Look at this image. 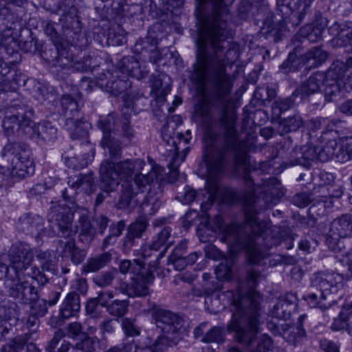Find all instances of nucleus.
<instances>
[{"mask_svg": "<svg viewBox=\"0 0 352 352\" xmlns=\"http://www.w3.org/2000/svg\"><path fill=\"white\" fill-rule=\"evenodd\" d=\"M224 127V151L234 154L236 168H243L245 171V190L238 193L236 198L244 206L246 222L240 225H227L223 230V237L235 250L245 251L248 261L256 264L265 255L261 242L265 240L263 236L265 232L258 223L256 213L261 209L276 204L285 192L280 181L271 177L262 181L259 187L262 197L256 195L258 188L256 189L252 177L247 173L250 160L243 151L244 142L239 140L234 121L225 122Z\"/></svg>", "mask_w": 352, "mask_h": 352, "instance_id": "f257e3e1", "label": "nucleus"}, {"mask_svg": "<svg viewBox=\"0 0 352 352\" xmlns=\"http://www.w3.org/2000/svg\"><path fill=\"white\" fill-rule=\"evenodd\" d=\"M234 0H196L199 51L193 65L192 79L201 85L211 81L222 96L228 95L232 80L226 72V61L234 51L228 39L231 33L228 26L230 14L228 7Z\"/></svg>", "mask_w": 352, "mask_h": 352, "instance_id": "f03ea898", "label": "nucleus"}, {"mask_svg": "<svg viewBox=\"0 0 352 352\" xmlns=\"http://www.w3.org/2000/svg\"><path fill=\"white\" fill-rule=\"evenodd\" d=\"M265 278L261 272L255 269L247 272L243 285L233 296L231 305L232 318L228 324V330L234 332L235 340L240 343L250 345L258 332V305L260 295L255 290L259 282Z\"/></svg>", "mask_w": 352, "mask_h": 352, "instance_id": "7ed1b4c3", "label": "nucleus"}, {"mask_svg": "<svg viewBox=\"0 0 352 352\" xmlns=\"http://www.w3.org/2000/svg\"><path fill=\"white\" fill-rule=\"evenodd\" d=\"M74 214L70 208L57 206L51 208L48 213V229L43 227L44 220L39 215L26 217L23 223L27 226L29 232L35 231L40 236L69 238L77 232L76 227L72 224Z\"/></svg>", "mask_w": 352, "mask_h": 352, "instance_id": "20e7f679", "label": "nucleus"}, {"mask_svg": "<svg viewBox=\"0 0 352 352\" xmlns=\"http://www.w3.org/2000/svg\"><path fill=\"white\" fill-rule=\"evenodd\" d=\"M115 159L103 160L99 168L100 188L107 193L116 190L120 180L131 182L136 172H140L145 163L140 159H126L115 162Z\"/></svg>", "mask_w": 352, "mask_h": 352, "instance_id": "39448f33", "label": "nucleus"}, {"mask_svg": "<svg viewBox=\"0 0 352 352\" xmlns=\"http://www.w3.org/2000/svg\"><path fill=\"white\" fill-rule=\"evenodd\" d=\"M31 275L27 278L21 277L22 274L14 275L13 279H6L5 285L9 289V294L18 302L25 305H32L34 308L38 298L36 287L34 285L36 281L38 285H45L48 279L40 270L34 266L31 269Z\"/></svg>", "mask_w": 352, "mask_h": 352, "instance_id": "423d86ee", "label": "nucleus"}, {"mask_svg": "<svg viewBox=\"0 0 352 352\" xmlns=\"http://www.w3.org/2000/svg\"><path fill=\"white\" fill-rule=\"evenodd\" d=\"M1 155L11 163L10 171L14 182L33 174L34 168L30 159V149L26 144L20 142L8 143L3 147Z\"/></svg>", "mask_w": 352, "mask_h": 352, "instance_id": "0eeeda50", "label": "nucleus"}, {"mask_svg": "<svg viewBox=\"0 0 352 352\" xmlns=\"http://www.w3.org/2000/svg\"><path fill=\"white\" fill-rule=\"evenodd\" d=\"M30 112L19 105L7 107L0 111V117L3 116L2 128L8 137L14 135L16 133L33 134L34 121L31 120Z\"/></svg>", "mask_w": 352, "mask_h": 352, "instance_id": "6e6552de", "label": "nucleus"}, {"mask_svg": "<svg viewBox=\"0 0 352 352\" xmlns=\"http://www.w3.org/2000/svg\"><path fill=\"white\" fill-rule=\"evenodd\" d=\"M206 188L210 197L214 198L218 192V178L225 166L224 152L211 149L204 154Z\"/></svg>", "mask_w": 352, "mask_h": 352, "instance_id": "1a4fd4ad", "label": "nucleus"}, {"mask_svg": "<svg viewBox=\"0 0 352 352\" xmlns=\"http://www.w3.org/2000/svg\"><path fill=\"white\" fill-rule=\"evenodd\" d=\"M151 317L153 323L161 333L177 340H182L184 320L177 314L161 308H155L152 310Z\"/></svg>", "mask_w": 352, "mask_h": 352, "instance_id": "9d476101", "label": "nucleus"}, {"mask_svg": "<svg viewBox=\"0 0 352 352\" xmlns=\"http://www.w3.org/2000/svg\"><path fill=\"white\" fill-rule=\"evenodd\" d=\"M97 126L102 133L100 145L104 149H108L109 159H117L121 156V143L112 135L118 131V121L113 113L107 116H101L97 121Z\"/></svg>", "mask_w": 352, "mask_h": 352, "instance_id": "9b49d317", "label": "nucleus"}, {"mask_svg": "<svg viewBox=\"0 0 352 352\" xmlns=\"http://www.w3.org/2000/svg\"><path fill=\"white\" fill-rule=\"evenodd\" d=\"M352 236V214H342L330 225L327 243L333 251L341 252L345 249L344 239Z\"/></svg>", "mask_w": 352, "mask_h": 352, "instance_id": "f8f14e48", "label": "nucleus"}, {"mask_svg": "<svg viewBox=\"0 0 352 352\" xmlns=\"http://www.w3.org/2000/svg\"><path fill=\"white\" fill-rule=\"evenodd\" d=\"M62 113L65 117V128L70 133L72 139H78L87 135L83 129V123L79 120V111L77 102L68 94H64L60 100Z\"/></svg>", "mask_w": 352, "mask_h": 352, "instance_id": "ddd939ff", "label": "nucleus"}, {"mask_svg": "<svg viewBox=\"0 0 352 352\" xmlns=\"http://www.w3.org/2000/svg\"><path fill=\"white\" fill-rule=\"evenodd\" d=\"M8 257L14 275H18L22 274L23 272L30 266L34 258V253L28 244L17 241L10 247Z\"/></svg>", "mask_w": 352, "mask_h": 352, "instance_id": "4468645a", "label": "nucleus"}, {"mask_svg": "<svg viewBox=\"0 0 352 352\" xmlns=\"http://www.w3.org/2000/svg\"><path fill=\"white\" fill-rule=\"evenodd\" d=\"M343 277L334 272H318L311 277V285L320 291V298L325 300L328 295L338 292L342 286Z\"/></svg>", "mask_w": 352, "mask_h": 352, "instance_id": "2eb2a0df", "label": "nucleus"}, {"mask_svg": "<svg viewBox=\"0 0 352 352\" xmlns=\"http://www.w3.org/2000/svg\"><path fill=\"white\" fill-rule=\"evenodd\" d=\"M352 159V136L342 137L337 146L327 148L322 155L323 161L335 160L338 162L345 163Z\"/></svg>", "mask_w": 352, "mask_h": 352, "instance_id": "dca6fc26", "label": "nucleus"}, {"mask_svg": "<svg viewBox=\"0 0 352 352\" xmlns=\"http://www.w3.org/2000/svg\"><path fill=\"white\" fill-rule=\"evenodd\" d=\"M325 81H328L325 73L316 72L296 88L294 94H299L300 99L305 100L310 95L318 92Z\"/></svg>", "mask_w": 352, "mask_h": 352, "instance_id": "f3484780", "label": "nucleus"}, {"mask_svg": "<svg viewBox=\"0 0 352 352\" xmlns=\"http://www.w3.org/2000/svg\"><path fill=\"white\" fill-rule=\"evenodd\" d=\"M165 169L159 166H155L147 174L136 172L134 183L140 191H143L146 186H160L159 182L164 179Z\"/></svg>", "mask_w": 352, "mask_h": 352, "instance_id": "a211bd4d", "label": "nucleus"}, {"mask_svg": "<svg viewBox=\"0 0 352 352\" xmlns=\"http://www.w3.org/2000/svg\"><path fill=\"white\" fill-rule=\"evenodd\" d=\"M141 275L131 276V284L123 283L118 287V290L130 298L146 296L148 294L147 284L152 283L153 280L146 281L145 277H142Z\"/></svg>", "mask_w": 352, "mask_h": 352, "instance_id": "6ab92c4d", "label": "nucleus"}, {"mask_svg": "<svg viewBox=\"0 0 352 352\" xmlns=\"http://www.w3.org/2000/svg\"><path fill=\"white\" fill-rule=\"evenodd\" d=\"M120 271L122 274L130 273L132 276L137 274H142V277H145L146 281L153 280L154 276L151 272L148 271L144 267V263L139 258L122 261L120 263Z\"/></svg>", "mask_w": 352, "mask_h": 352, "instance_id": "aec40b11", "label": "nucleus"}, {"mask_svg": "<svg viewBox=\"0 0 352 352\" xmlns=\"http://www.w3.org/2000/svg\"><path fill=\"white\" fill-rule=\"evenodd\" d=\"M190 131L187 130L186 135L182 133L175 132L173 127H170L168 125L164 126L162 129V138L167 145L173 148V151L177 152L179 151L178 144L182 142L184 145L188 144L190 138Z\"/></svg>", "mask_w": 352, "mask_h": 352, "instance_id": "412c9836", "label": "nucleus"}, {"mask_svg": "<svg viewBox=\"0 0 352 352\" xmlns=\"http://www.w3.org/2000/svg\"><path fill=\"white\" fill-rule=\"evenodd\" d=\"M333 122V126L330 124H328L329 126H326L323 131L321 132L320 136L318 138L319 142H320V146L323 148V150H327V148L332 146L334 147L337 146V140H340V134L339 131L340 124H342V122L340 120H331Z\"/></svg>", "mask_w": 352, "mask_h": 352, "instance_id": "4be33fe9", "label": "nucleus"}, {"mask_svg": "<svg viewBox=\"0 0 352 352\" xmlns=\"http://www.w3.org/2000/svg\"><path fill=\"white\" fill-rule=\"evenodd\" d=\"M118 67L122 74L137 79L144 78L148 71L140 68V63L134 56L124 57L119 63Z\"/></svg>", "mask_w": 352, "mask_h": 352, "instance_id": "5701e85b", "label": "nucleus"}, {"mask_svg": "<svg viewBox=\"0 0 352 352\" xmlns=\"http://www.w3.org/2000/svg\"><path fill=\"white\" fill-rule=\"evenodd\" d=\"M33 134H28L30 138H40L45 142H54L57 138L58 129L51 122L43 121L37 125L34 122Z\"/></svg>", "mask_w": 352, "mask_h": 352, "instance_id": "b1692460", "label": "nucleus"}, {"mask_svg": "<svg viewBox=\"0 0 352 352\" xmlns=\"http://www.w3.org/2000/svg\"><path fill=\"white\" fill-rule=\"evenodd\" d=\"M289 298H294V296L292 295H287L286 297L280 299L277 303L274 305L270 312L273 318L283 320L289 319L292 311L296 307L295 302Z\"/></svg>", "mask_w": 352, "mask_h": 352, "instance_id": "393cba45", "label": "nucleus"}, {"mask_svg": "<svg viewBox=\"0 0 352 352\" xmlns=\"http://www.w3.org/2000/svg\"><path fill=\"white\" fill-rule=\"evenodd\" d=\"M80 309V296L76 292L68 294L60 308V316L63 319L75 316Z\"/></svg>", "mask_w": 352, "mask_h": 352, "instance_id": "a878e982", "label": "nucleus"}, {"mask_svg": "<svg viewBox=\"0 0 352 352\" xmlns=\"http://www.w3.org/2000/svg\"><path fill=\"white\" fill-rule=\"evenodd\" d=\"M63 257L69 258L71 262L78 265L82 263L87 256V251L84 249L78 248L74 239L69 240L64 243L63 250L61 252Z\"/></svg>", "mask_w": 352, "mask_h": 352, "instance_id": "bb28decb", "label": "nucleus"}, {"mask_svg": "<svg viewBox=\"0 0 352 352\" xmlns=\"http://www.w3.org/2000/svg\"><path fill=\"white\" fill-rule=\"evenodd\" d=\"M111 260V254L105 252L102 254L89 258L82 265L81 272L82 274L96 272L106 266Z\"/></svg>", "mask_w": 352, "mask_h": 352, "instance_id": "cd10ccee", "label": "nucleus"}, {"mask_svg": "<svg viewBox=\"0 0 352 352\" xmlns=\"http://www.w3.org/2000/svg\"><path fill=\"white\" fill-rule=\"evenodd\" d=\"M328 25V20L325 17H316L313 25H307L300 30V34L306 36L309 41H314L319 39Z\"/></svg>", "mask_w": 352, "mask_h": 352, "instance_id": "c85d7f7f", "label": "nucleus"}, {"mask_svg": "<svg viewBox=\"0 0 352 352\" xmlns=\"http://www.w3.org/2000/svg\"><path fill=\"white\" fill-rule=\"evenodd\" d=\"M352 67V58H347L346 62L340 60H335L330 66L329 70L325 73L327 79L335 81L342 80L346 72Z\"/></svg>", "mask_w": 352, "mask_h": 352, "instance_id": "c756f323", "label": "nucleus"}, {"mask_svg": "<svg viewBox=\"0 0 352 352\" xmlns=\"http://www.w3.org/2000/svg\"><path fill=\"white\" fill-rule=\"evenodd\" d=\"M163 202V195L161 192H156L150 188L142 204V208L149 214H154L160 208Z\"/></svg>", "mask_w": 352, "mask_h": 352, "instance_id": "7c9ffc66", "label": "nucleus"}, {"mask_svg": "<svg viewBox=\"0 0 352 352\" xmlns=\"http://www.w3.org/2000/svg\"><path fill=\"white\" fill-rule=\"evenodd\" d=\"M148 226L147 221L144 219H137L132 223L127 229V234L124 237L125 243H130L132 245L135 239L142 237Z\"/></svg>", "mask_w": 352, "mask_h": 352, "instance_id": "2f4dec72", "label": "nucleus"}, {"mask_svg": "<svg viewBox=\"0 0 352 352\" xmlns=\"http://www.w3.org/2000/svg\"><path fill=\"white\" fill-rule=\"evenodd\" d=\"M302 159L305 161V166L309 161L318 160L321 162H325L322 160V155L326 153V150L320 146H315L312 144H307L301 146Z\"/></svg>", "mask_w": 352, "mask_h": 352, "instance_id": "473e14b6", "label": "nucleus"}, {"mask_svg": "<svg viewBox=\"0 0 352 352\" xmlns=\"http://www.w3.org/2000/svg\"><path fill=\"white\" fill-rule=\"evenodd\" d=\"M328 54L320 47H314L310 49L303 56V60L310 64V67H318L327 59Z\"/></svg>", "mask_w": 352, "mask_h": 352, "instance_id": "72a5a7b5", "label": "nucleus"}, {"mask_svg": "<svg viewBox=\"0 0 352 352\" xmlns=\"http://www.w3.org/2000/svg\"><path fill=\"white\" fill-rule=\"evenodd\" d=\"M68 184L72 188H82L87 193L94 190V178L93 174L80 175L76 180H69Z\"/></svg>", "mask_w": 352, "mask_h": 352, "instance_id": "f704fd0d", "label": "nucleus"}, {"mask_svg": "<svg viewBox=\"0 0 352 352\" xmlns=\"http://www.w3.org/2000/svg\"><path fill=\"white\" fill-rule=\"evenodd\" d=\"M142 46L140 54L144 52H151V55L149 56V61L155 63L161 60V56L159 52L156 50L157 46L155 41H151L148 38H146L137 43L136 50H139L138 46Z\"/></svg>", "mask_w": 352, "mask_h": 352, "instance_id": "c9c22d12", "label": "nucleus"}, {"mask_svg": "<svg viewBox=\"0 0 352 352\" xmlns=\"http://www.w3.org/2000/svg\"><path fill=\"white\" fill-rule=\"evenodd\" d=\"M179 340L165 334L158 336L148 346L151 352H163L170 346H175Z\"/></svg>", "mask_w": 352, "mask_h": 352, "instance_id": "e433bc0d", "label": "nucleus"}, {"mask_svg": "<svg viewBox=\"0 0 352 352\" xmlns=\"http://www.w3.org/2000/svg\"><path fill=\"white\" fill-rule=\"evenodd\" d=\"M80 227L79 240L85 245L89 246L95 237V230L91 222L85 217L80 219Z\"/></svg>", "mask_w": 352, "mask_h": 352, "instance_id": "4c0bfd02", "label": "nucleus"}, {"mask_svg": "<svg viewBox=\"0 0 352 352\" xmlns=\"http://www.w3.org/2000/svg\"><path fill=\"white\" fill-rule=\"evenodd\" d=\"M298 96L299 94H294V91L290 96L285 99L275 100L272 105V113L275 116L279 117L283 113L289 109L294 105L296 102L295 98Z\"/></svg>", "mask_w": 352, "mask_h": 352, "instance_id": "58836bf2", "label": "nucleus"}, {"mask_svg": "<svg viewBox=\"0 0 352 352\" xmlns=\"http://www.w3.org/2000/svg\"><path fill=\"white\" fill-rule=\"evenodd\" d=\"M137 193L133 188L131 182H124L121 186V193L117 204L118 208L121 209L128 206Z\"/></svg>", "mask_w": 352, "mask_h": 352, "instance_id": "ea45409f", "label": "nucleus"}, {"mask_svg": "<svg viewBox=\"0 0 352 352\" xmlns=\"http://www.w3.org/2000/svg\"><path fill=\"white\" fill-rule=\"evenodd\" d=\"M131 86V82L128 79H112L107 82L106 90L114 96H118L127 90Z\"/></svg>", "mask_w": 352, "mask_h": 352, "instance_id": "a19ab883", "label": "nucleus"}, {"mask_svg": "<svg viewBox=\"0 0 352 352\" xmlns=\"http://www.w3.org/2000/svg\"><path fill=\"white\" fill-rule=\"evenodd\" d=\"M172 229L168 226L164 227L161 231L153 236V241L149 245V250L158 251L166 245L171 235Z\"/></svg>", "mask_w": 352, "mask_h": 352, "instance_id": "79ce46f5", "label": "nucleus"}, {"mask_svg": "<svg viewBox=\"0 0 352 352\" xmlns=\"http://www.w3.org/2000/svg\"><path fill=\"white\" fill-rule=\"evenodd\" d=\"M302 124L303 120L302 117L300 114L296 113L293 116L283 119L280 123V126L282 128V132L287 133L297 131L302 126Z\"/></svg>", "mask_w": 352, "mask_h": 352, "instance_id": "37998d69", "label": "nucleus"}, {"mask_svg": "<svg viewBox=\"0 0 352 352\" xmlns=\"http://www.w3.org/2000/svg\"><path fill=\"white\" fill-rule=\"evenodd\" d=\"M352 314V306L344 307L340 313L339 316L335 318L331 324V329L333 331H340L348 327V320Z\"/></svg>", "mask_w": 352, "mask_h": 352, "instance_id": "c03bdc74", "label": "nucleus"}, {"mask_svg": "<svg viewBox=\"0 0 352 352\" xmlns=\"http://www.w3.org/2000/svg\"><path fill=\"white\" fill-rule=\"evenodd\" d=\"M129 302L125 300H114L106 308L107 311L113 316L121 317L128 310Z\"/></svg>", "mask_w": 352, "mask_h": 352, "instance_id": "a18cd8bd", "label": "nucleus"}, {"mask_svg": "<svg viewBox=\"0 0 352 352\" xmlns=\"http://www.w3.org/2000/svg\"><path fill=\"white\" fill-rule=\"evenodd\" d=\"M324 85V94L325 100L327 102L335 100L340 93V84L338 81L328 79V81H325Z\"/></svg>", "mask_w": 352, "mask_h": 352, "instance_id": "49530a36", "label": "nucleus"}, {"mask_svg": "<svg viewBox=\"0 0 352 352\" xmlns=\"http://www.w3.org/2000/svg\"><path fill=\"white\" fill-rule=\"evenodd\" d=\"M116 119L118 121V126L120 125L122 144L124 145L129 144L134 137V130L132 126L129 125L128 118H126L122 122H120V120L116 117ZM118 128L119 127H118Z\"/></svg>", "mask_w": 352, "mask_h": 352, "instance_id": "de8ad7c7", "label": "nucleus"}, {"mask_svg": "<svg viewBox=\"0 0 352 352\" xmlns=\"http://www.w3.org/2000/svg\"><path fill=\"white\" fill-rule=\"evenodd\" d=\"M99 342L96 337H86L75 344L74 348L85 352H93Z\"/></svg>", "mask_w": 352, "mask_h": 352, "instance_id": "09e8293b", "label": "nucleus"}, {"mask_svg": "<svg viewBox=\"0 0 352 352\" xmlns=\"http://www.w3.org/2000/svg\"><path fill=\"white\" fill-rule=\"evenodd\" d=\"M300 60L294 54H289L287 60L280 65V70L284 74L294 72L298 70Z\"/></svg>", "mask_w": 352, "mask_h": 352, "instance_id": "8fccbe9b", "label": "nucleus"}, {"mask_svg": "<svg viewBox=\"0 0 352 352\" xmlns=\"http://www.w3.org/2000/svg\"><path fill=\"white\" fill-rule=\"evenodd\" d=\"M223 331L219 327H214L201 338L203 342H223Z\"/></svg>", "mask_w": 352, "mask_h": 352, "instance_id": "3c124183", "label": "nucleus"}, {"mask_svg": "<svg viewBox=\"0 0 352 352\" xmlns=\"http://www.w3.org/2000/svg\"><path fill=\"white\" fill-rule=\"evenodd\" d=\"M329 124L333 126V122L331 120L327 118H317L309 120L308 128L313 132L318 131L320 129L323 131L326 126H329L328 124Z\"/></svg>", "mask_w": 352, "mask_h": 352, "instance_id": "603ef678", "label": "nucleus"}, {"mask_svg": "<svg viewBox=\"0 0 352 352\" xmlns=\"http://www.w3.org/2000/svg\"><path fill=\"white\" fill-rule=\"evenodd\" d=\"M14 183L10 169L0 166V188L10 187Z\"/></svg>", "mask_w": 352, "mask_h": 352, "instance_id": "864d4df0", "label": "nucleus"}, {"mask_svg": "<svg viewBox=\"0 0 352 352\" xmlns=\"http://www.w3.org/2000/svg\"><path fill=\"white\" fill-rule=\"evenodd\" d=\"M114 279V276L111 272H106L98 274L94 278V283L100 287H106L109 286Z\"/></svg>", "mask_w": 352, "mask_h": 352, "instance_id": "5fc2aeb1", "label": "nucleus"}, {"mask_svg": "<svg viewBox=\"0 0 352 352\" xmlns=\"http://www.w3.org/2000/svg\"><path fill=\"white\" fill-rule=\"evenodd\" d=\"M36 257L43 271L50 272L54 270V264L50 254L45 252H40Z\"/></svg>", "mask_w": 352, "mask_h": 352, "instance_id": "6e6d98bb", "label": "nucleus"}, {"mask_svg": "<svg viewBox=\"0 0 352 352\" xmlns=\"http://www.w3.org/2000/svg\"><path fill=\"white\" fill-rule=\"evenodd\" d=\"M122 328L128 336H137L140 334V328L135 326L129 318H126L122 320Z\"/></svg>", "mask_w": 352, "mask_h": 352, "instance_id": "4d7b16f0", "label": "nucleus"}, {"mask_svg": "<svg viewBox=\"0 0 352 352\" xmlns=\"http://www.w3.org/2000/svg\"><path fill=\"white\" fill-rule=\"evenodd\" d=\"M302 148L297 147L294 148L289 154V162L288 164L290 166L300 165L305 166V161L302 159Z\"/></svg>", "mask_w": 352, "mask_h": 352, "instance_id": "13d9d810", "label": "nucleus"}, {"mask_svg": "<svg viewBox=\"0 0 352 352\" xmlns=\"http://www.w3.org/2000/svg\"><path fill=\"white\" fill-rule=\"evenodd\" d=\"M307 318V314H302L298 317V318L296 322V326L293 329V332H292L294 334V339L300 340L301 338L306 337V331L303 327V322Z\"/></svg>", "mask_w": 352, "mask_h": 352, "instance_id": "bf43d9fd", "label": "nucleus"}, {"mask_svg": "<svg viewBox=\"0 0 352 352\" xmlns=\"http://www.w3.org/2000/svg\"><path fill=\"white\" fill-rule=\"evenodd\" d=\"M215 274L218 279H231L233 272L230 266L227 264L220 263L215 269Z\"/></svg>", "mask_w": 352, "mask_h": 352, "instance_id": "052dcab7", "label": "nucleus"}, {"mask_svg": "<svg viewBox=\"0 0 352 352\" xmlns=\"http://www.w3.org/2000/svg\"><path fill=\"white\" fill-rule=\"evenodd\" d=\"M97 299L99 305L105 309L109 305L110 300L114 298V292L112 290H103L97 293Z\"/></svg>", "mask_w": 352, "mask_h": 352, "instance_id": "680f3d73", "label": "nucleus"}, {"mask_svg": "<svg viewBox=\"0 0 352 352\" xmlns=\"http://www.w3.org/2000/svg\"><path fill=\"white\" fill-rule=\"evenodd\" d=\"M188 241L186 239L180 241L172 250L168 258L184 257L187 252Z\"/></svg>", "mask_w": 352, "mask_h": 352, "instance_id": "e2e57ef3", "label": "nucleus"}, {"mask_svg": "<svg viewBox=\"0 0 352 352\" xmlns=\"http://www.w3.org/2000/svg\"><path fill=\"white\" fill-rule=\"evenodd\" d=\"M310 202L309 195L305 192L297 193L292 198V203L299 208H305Z\"/></svg>", "mask_w": 352, "mask_h": 352, "instance_id": "0e129e2a", "label": "nucleus"}, {"mask_svg": "<svg viewBox=\"0 0 352 352\" xmlns=\"http://www.w3.org/2000/svg\"><path fill=\"white\" fill-rule=\"evenodd\" d=\"M304 299L307 302L310 307H319L322 309H324L327 307L325 304L322 303L321 300H318V295L314 293L307 294L304 297Z\"/></svg>", "mask_w": 352, "mask_h": 352, "instance_id": "69168bd1", "label": "nucleus"}, {"mask_svg": "<svg viewBox=\"0 0 352 352\" xmlns=\"http://www.w3.org/2000/svg\"><path fill=\"white\" fill-rule=\"evenodd\" d=\"M65 333L63 330L58 329L55 331L53 338L50 341L46 347L47 352H54V350L59 343V342L64 338Z\"/></svg>", "mask_w": 352, "mask_h": 352, "instance_id": "338daca9", "label": "nucleus"}, {"mask_svg": "<svg viewBox=\"0 0 352 352\" xmlns=\"http://www.w3.org/2000/svg\"><path fill=\"white\" fill-rule=\"evenodd\" d=\"M320 347L323 352H340L339 346L334 342L327 339L320 340Z\"/></svg>", "mask_w": 352, "mask_h": 352, "instance_id": "774afa93", "label": "nucleus"}]
</instances>
